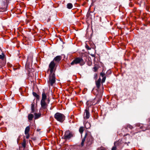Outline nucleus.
<instances>
[{
  "label": "nucleus",
  "mask_w": 150,
  "mask_h": 150,
  "mask_svg": "<svg viewBox=\"0 0 150 150\" xmlns=\"http://www.w3.org/2000/svg\"><path fill=\"white\" fill-rule=\"evenodd\" d=\"M86 138V146H89L93 143V138L92 136L89 133H86L84 137L82 139L81 144V146H83L84 145Z\"/></svg>",
  "instance_id": "obj_1"
},
{
  "label": "nucleus",
  "mask_w": 150,
  "mask_h": 150,
  "mask_svg": "<svg viewBox=\"0 0 150 150\" xmlns=\"http://www.w3.org/2000/svg\"><path fill=\"white\" fill-rule=\"evenodd\" d=\"M85 61L83 59L82 57H79L74 58L71 63V65L79 64L80 66H82L85 64Z\"/></svg>",
  "instance_id": "obj_2"
},
{
  "label": "nucleus",
  "mask_w": 150,
  "mask_h": 150,
  "mask_svg": "<svg viewBox=\"0 0 150 150\" xmlns=\"http://www.w3.org/2000/svg\"><path fill=\"white\" fill-rule=\"evenodd\" d=\"M54 117L57 120L62 122L65 120V117L63 114L57 112L55 114Z\"/></svg>",
  "instance_id": "obj_3"
},
{
  "label": "nucleus",
  "mask_w": 150,
  "mask_h": 150,
  "mask_svg": "<svg viewBox=\"0 0 150 150\" xmlns=\"http://www.w3.org/2000/svg\"><path fill=\"white\" fill-rule=\"evenodd\" d=\"M49 83L51 86H53L54 83L56 81L55 74L54 73H50L49 76Z\"/></svg>",
  "instance_id": "obj_4"
},
{
  "label": "nucleus",
  "mask_w": 150,
  "mask_h": 150,
  "mask_svg": "<svg viewBox=\"0 0 150 150\" xmlns=\"http://www.w3.org/2000/svg\"><path fill=\"white\" fill-rule=\"evenodd\" d=\"M73 136L72 133L69 130L67 131L65 133L64 136V139H69Z\"/></svg>",
  "instance_id": "obj_5"
},
{
  "label": "nucleus",
  "mask_w": 150,
  "mask_h": 150,
  "mask_svg": "<svg viewBox=\"0 0 150 150\" xmlns=\"http://www.w3.org/2000/svg\"><path fill=\"white\" fill-rule=\"evenodd\" d=\"M55 63L54 61H52L49 65V68L50 70V73H53V72L55 71L56 69L55 68Z\"/></svg>",
  "instance_id": "obj_6"
},
{
  "label": "nucleus",
  "mask_w": 150,
  "mask_h": 150,
  "mask_svg": "<svg viewBox=\"0 0 150 150\" xmlns=\"http://www.w3.org/2000/svg\"><path fill=\"white\" fill-rule=\"evenodd\" d=\"M40 104L41 107L40 109L41 110H42L45 111H47V104L45 101H41Z\"/></svg>",
  "instance_id": "obj_7"
},
{
  "label": "nucleus",
  "mask_w": 150,
  "mask_h": 150,
  "mask_svg": "<svg viewBox=\"0 0 150 150\" xmlns=\"http://www.w3.org/2000/svg\"><path fill=\"white\" fill-rule=\"evenodd\" d=\"M89 108L88 107H86L85 110V113H86L85 116H84L85 118L86 119H88L90 116V114L89 112Z\"/></svg>",
  "instance_id": "obj_8"
},
{
  "label": "nucleus",
  "mask_w": 150,
  "mask_h": 150,
  "mask_svg": "<svg viewBox=\"0 0 150 150\" xmlns=\"http://www.w3.org/2000/svg\"><path fill=\"white\" fill-rule=\"evenodd\" d=\"M62 58V56L60 55L57 56L52 61L55 62V63H59L61 61Z\"/></svg>",
  "instance_id": "obj_9"
},
{
  "label": "nucleus",
  "mask_w": 150,
  "mask_h": 150,
  "mask_svg": "<svg viewBox=\"0 0 150 150\" xmlns=\"http://www.w3.org/2000/svg\"><path fill=\"white\" fill-rule=\"evenodd\" d=\"M121 141L119 140L118 141H117L114 143V146L112 147L111 150H116V147L120 145V143Z\"/></svg>",
  "instance_id": "obj_10"
},
{
  "label": "nucleus",
  "mask_w": 150,
  "mask_h": 150,
  "mask_svg": "<svg viewBox=\"0 0 150 150\" xmlns=\"http://www.w3.org/2000/svg\"><path fill=\"white\" fill-rule=\"evenodd\" d=\"M101 81V79L99 78L98 80L96 82V85L98 89H99L100 88Z\"/></svg>",
  "instance_id": "obj_11"
},
{
  "label": "nucleus",
  "mask_w": 150,
  "mask_h": 150,
  "mask_svg": "<svg viewBox=\"0 0 150 150\" xmlns=\"http://www.w3.org/2000/svg\"><path fill=\"white\" fill-rule=\"evenodd\" d=\"M47 98V96L46 94L44 91H43L42 94V99L41 101H45V100Z\"/></svg>",
  "instance_id": "obj_12"
},
{
  "label": "nucleus",
  "mask_w": 150,
  "mask_h": 150,
  "mask_svg": "<svg viewBox=\"0 0 150 150\" xmlns=\"http://www.w3.org/2000/svg\"><path fill=\"white\" fill-rule=\"evenodd\" d=\"M87 106L86 107H88L89 108V107L91 106V105H93V103H92V102L91 100H89L86 103Z\"/></svg>",
  "instance_id": "obj_13"
},
{
  "label": "nucleus",
  "mask_w": 150,
  "mask_h": 150,
  "mask_svg": "<svg viewBox=\"0 0 150 150\" xmlns=\"http://www.w3.org/2000/svg\"><path fill=\"white\" fill-rule=\"evenodd\" d=\"M34 117V115L33 114H30L28 116V119L29 120L31 121L32 120L33 118Z\"/></svg>",
  "instance_id": "obj_14"
},
{
  "label": "nucleus",
  "mask_w": 150,
  "mask_h": 150,
  "mask_svg": "<svg viewBox=\"0 0 150 150\" xmlns=\"http://www.w3.org/2000/svg\"><path fill=\"white\" fill-rule=\"evenodd\" d=\"M30 129L29 126H27L26 127L25 131V134H27L28 133V132L30 130Z\"/></svg>",
  "instance_id": "obj_15"
},
{
  "label": "nucleus",
  "mask_w": 150,
  "mask_h": 150,
  "mask_svg": "<svg viewBox=\"0 0 150 150\" xmlns=\"http://www.w3.org/2000/svg\"><path fill=\"white\" fill-rule=\"evenodd\" d=\"M35 115V119H37L40 117L41 116V114L39 113H35L34 114Z\"/></svg>",
  "instance_id": "obj_16"
},
{
  "label": "nucleus",
  "mask_w": 150,
  "mask_h": 150,
  "mask_svg": "<svg viewBox=\"0 0 150 150\" xmlns=\"http://www.w3.org/2000/svg\"><path fill=\"white\" fill-rule=\"evenodd\" d=\"M73 5L71 3H68L67 5V7L68 8L70 9L72 8Z\"/></svg>",
  "instance_id": "obj_17"
},
{
  "label": "nucleus",
  "mask_w": 150,
  "mask_h": 150,
  "mask_svg": "<svg viewBox=\"0 0 150 150\" xmlns=\"http://www.w3.org/2000/svg\"><path fill=\"white\" fill-rule=\"evenodd\" d=\"M34 106L35 104L33 103L31 105V109L32 110L31 112H33L35 111L34 110Z\"/></svg>",
  "instance_id": "obj_18"
},
{
  "label": "nucleus",
  "mask_w": 150,
  "mask_h": 150,
  "mask_svg": "<svg viewBox=\"0 0 150 150\" xmlns=\"http://www.w3.org/2000/svg\"><path fill=\"white\" fill-rule=\"evenodd\" d=\"M33 95L35 97L38 99H39L40 98V96L38 95L36 93L33 92Z\"/></svg>",
  "instance_id": "obj_19"
},
{
  "label": "nucleus",
  "mask_w": 150,
  "mask_h": 150,
  "mask_svg": "<svg viewBox=\"0 0 150 150\" xmlns=\"http://www.w3.org/2000/svg\"><path fill=\"white\" fill-rule=\"evenodd\" d=\"M127 128H128L130 129H132L133 127L132 126L129 124L127 125V127L125 128V129H127Z\"/></svg>",
  "instance_id": "obj_20"
},
{
  "label": "nucleus",
  "mask_w": 150,
  "mask_h": 150,
  "mask_svg": "<svg viewBox=\"0 0 150 150\" xmlns=\"http://www.w3.org/2000/svg\"><path fill=\"white\" fill-rule=\"evenodd\" d=\"M22 146L25 148V139H24L23 140V142L22 144Z\"/></svg>",
  "instance_id": "obj_21"
},
{
  "label": "nucleus",
  "mask_w": 150,
  "mask_h": 150,
  "mask_svg": "<svg viewBox=\"0 0 150 150\" xmlns=\"http://www.w3.org/2000/svg\"><path fill=\"white\" fill-rule=\"evenodd\" d=\"M83 131V127H80L79 129V132L80 133L82 134Z\"/></svg>",
  "instance_id": "obj_22"
},
{
  "label": "nucleus",
  "mask_w": 150,
  "mask_h": 150,
  "mask_svg": "<svg viewBox=\"0 0 150 150\" xmlns=\"http://www.w3.org/2000/svg\"><path fill=\"white\" fill-rule=\"evenodd\" d=\"M25 67L27 68V69L29 71H31V70H30V67L28 66L27 63H26V64Z\"/></svg>",
  "instance_id": "obj_23"
},
{
  "label": "nucleus",
  "mask_w": 150,
  "mask_h": 150,
  "mask_svg": "<svg viewBox=\"0 0 150 150\" xmlns=\"http://www.w3.org/2000/svg\"><path fill=\"white\" fill-rule=\"evenodd\" d=\"M95 99H94L91 100V102H92V103H93V105H95L96 103H97L95 102Z\"/></svg>",
  "instance_id": "obj_24"
},
{
  "label": "nucleus",
  "mask_w": 150,
  "mask_h": 150,
  "mask_svg": "<svg viewBox=\"0 0 150 150\" xmlns=\"http://www.w3.org/2000/svg\"><path fill=\"white\" fill-rule=\"evenodd\" d=\"M4 58V55L3 54L2 55H0V59H3Z\"/></svg>",
  "instance_id": "obj_25"
},
{
  "label": "nucleus",
  "mask_w": 150,
  "mask_h": 150,
  "mask_svg": "<svg viewBox=\"0 0 150 150\" xmlns=\"http://www.w3.org/2000/svg\"><path fill=\"white\" fill-rule=\"evenodd\" d=\"M100 75L103 77H104L105 76V74L104 73H103V72H101L100 73Z\"/></svg>",
  "instance_id": "obj_26"
},
{
  "label": "nucleus",
  "mask_w": 150,
  "mask_h": 150,
  "mask_svg": "<svg viewBox=\"0 0 150 150\" xmlns=\"http://www.w3.org/2000/svg\"><path fill=\"white\" fill-rule=\"evenodd\" d=\"M93 69L94 72H96L98 69V68L96 67H94Z\"/></svg>",
  "instance_id": "obj_27"
},
{
  "label": "nucleus",
  "mask_w": 150,
  "mask_h": 150,
  "mask_svg": "<svg viewBox=\"0 0 150 150\" xmlns=\"http://www.w3.org/2000/svg\"><path fill=\"white\" fill-rule=\"evenodd\" d=\"M86 48L88 50H90L91 49V48H90L88 45H86L85 46Z\"/></svg>",
  "instance_id": "obj_28"
},
{
  "label": "nucleus",
  "mask_w": 150,
  "mask_h": 150,
  "mask_svg": "<svg viewBox=\"0 0 150 150\" xmlns=\"http://www.w3.org/2000/svg\"><path fill=\"white\" fill-rule=\"evenodd\" d=\"M105 79H106V77L105 76H104V77H103L102 79V83L104 82L105 81Z\"/></svg>",
  "instance_id": "obj_29"
},
{
  "label": "nucleus",
  "mask_w": 150,
  "mask_h": 150,
  "mask_svg": "<svg viewBox=\"0 0 150 150\" xmlns=\"http://www.w3.org/2000/svg\"><path fill=\"white\" fill-rule=\"evenodd\" d=\"M25 134L26 135V138L27 139L29 138V137H30L29 134L28 133L27 134Z\"/></svg>",
  "instance_id": "obj_30"
},
{
  "label": "nucleus",
  "mask_w": 150,
  "mask_h": 150,
  "mask_svg": "<svg viewBox=\"0 0 150 150\" xmlns=\"http://www.w3.org/2000/svg\"><path fill=\"white\" fill-rule=\"evenodd\" d=\"M50 18H49L48 19V20H47V21H49L50 20Z\"/></svg>",
  "instance_id": "obj_31"
},
{
  "label": "nucleus",
  "mask_w": 150,
  "mask_h": 150,
  "mask_svg": "<svg viewBox=\"0 0 150 150\" xmlns=\"http://www.w3.org/2000/svg\"><path fill=\"white\" fill-rule=\"evenodd\" d=\"M89 124V123H86V125Z\"/></svg>",
  "instance_id": "obj_32"
},
{
  "label": "nucleus",
  "mask_w": 150,
  "mask_h": 150,
  "mask_svg": "<svg viewBox=\"0 0 150 150\" xmlns=\"http://www.w3.org/2000/svg\"><path fill=\"white\" fill-rule=\"evenodd\" d=\"M40 129H37V131H40Z\"/></svg>",
  "instance_id": "obj_33"
},
{
  "label": "nucleus",
  "mask_w": 150,
  "mask_h": 150,
  "mask_svg": "<svg viewBox=\"0 0 150 150\" xmlns=\"http://www.w3.org/2000/svg\"><path fill=\"white\" fill-rule=\"evenodd\" d=\"M101 150H104V149H101Z\"/></svg>",
  "instance_id": "obj_34"
},
{
  "label": "nucleus",
  "mask_w": 150,
  "mask_h": 150,
  "mask_svg": "<svg viewBox=\"0 0 150 150\" xmlns=\"http://www.w3.org/2000/svg\"><path fill=\"white\" fill-rule=\"evenodd\" d=\"M85 127H86V128H88L89 127H87L86 126H85Z\"/></svg>",
  "instance_id": "obj_35"
},
{
  "label": "nucleus",
  "mask_w": 150,
  "mask_h": 150,
  "mask_svg": "<svg viewBox=\"0 0 150 150\" xmlns=\"http://www.w3.org/2000/svg\"><path fill=\"white\" fill-rule=\"evenodd\" d=\"M67 149L69 150L68 149Z\"/></svg>",
  "instance_id": "obj_36"
}]
</instances>
